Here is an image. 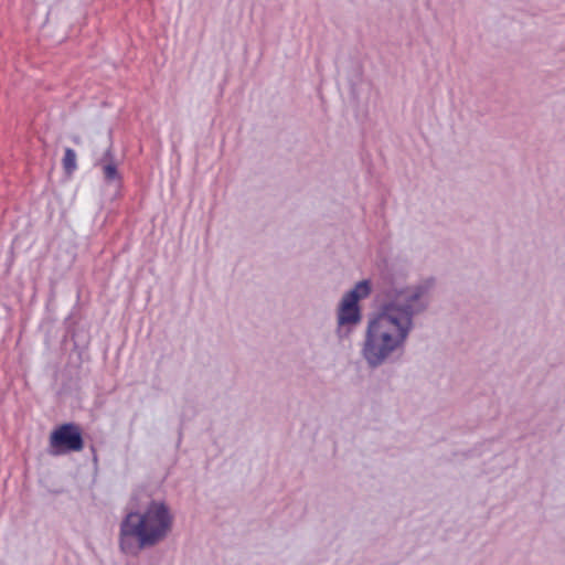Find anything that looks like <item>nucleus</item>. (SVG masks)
I'll list each match as a JSON object with an SVG mask.
<instances>
[{"label":"nucleus","mask_w":565,"mask_h":565,"mask_svg":"<svg viewBox=\"0 0 565 565\" xmlns=\"http://www.w3.org/2000/svg\"><path fill=\"white\" fill-rule=\"evenodd\" d=\"M436 288L434 277L411 285L385 284L380 307L365 327L361 355L370 369H377L402 353L415 329L416 317L425 313Z\"/></svg>","instance_id":"nucleus-1"},{"label":"nucleus","mask_w":565,"mask_h":565,"mask_svg":"<svg viewBox=\"0 0 565 565\" xmlns=\"http://www.w3.org/2000/svg\"><path fill=\"white\" fill-rule=\"evenodd\" d=\"M119 524L118 546L129 556L162 543L172 532L174 515L163 500L151 498L145 491H135L126 505Z\"/></svg>","instance_id":"nucleus-2"},{"label":"nucleus","mask_w":565,"mask_h":565,"mask_svg":"<svg viewBox=\"0 0 565 565\" xmlns=\"http://www.w3.org/2000/svg\"><path fill=\"white\" fill-rule=\"evenodd\" d=\"M371 292V281L363 279L343 294L337 308V334L340 338L349 337L361 323L362 311L359 302L366 299Z\"/></svg>","instance_id":"nucleus-3"},{"label":"nucleus","mask_w":565,"mask_h":565,"mask_svg":"<svg viewBox=\"0 0 565 565\" xmlns=\"http://www.w3.org/2000/svg\"><path fill=\"white\" fill-rule=\"evenodd\" d=\"M51 454L61 455L67 451H81L84 447L79 428L74 424H64L55 429L50 437Z\"/></svg>","instance_id":"nucleus-4"},{"label":"nucleus","mask_w":565,"mask_h":565,"mask_svg":"<svg viewBox=\"0 0 565 565\" xmlns=\"http://www.w3.org/2000/svg\"><path fill=\"white\" fill-rule=\"evenodd\" d=\"M95 166L100 169L106 183L116 185L120 184L121 177L117 169L118 163L113 153L111 146H108L103 156L96 159Z\"/></svg>","instance_id":"nucleus-5"},{"label":"nucleus","mask_w":565,"mask_h":565,"mask_svg":"<svg viewBox=\"0 0 565 565\" xmlns=\"http://www.w3.org/2000/svg\"><path fill=\"white\" fill-rule=\"evenodd\" d=\"M76 153L73 149L66 148L63 158V168L67 173H72L76 169Z\"/></svg>","instance_id":"nucleus-6"}]
</instances>
